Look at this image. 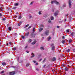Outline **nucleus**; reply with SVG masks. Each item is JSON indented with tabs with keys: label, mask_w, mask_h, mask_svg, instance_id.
<instances>
[{
	"label": "nucleus",
	"mask_w": 75,
	"mask_h": 75,
	"mask_svg": "<svg viewBox=\"0 0 75 75\" xmlns=\"http://www.w3.org/2000/svg\"><path fill=\"white\" fill-rule=\"evenodd\" d=\"M54 3L56 5H58V6L60 4L56 0L52 1L51 2V4H52Z\"/></svg>",
	"instance_id": "f257e3e1"
},
{
	"label": "nucleus",
	"mask_w": 75,
	"mask_h": 75,
	"mask_svg": "<svg viewBox=\"0 0 75 75\" xmlns=\"http://www.w3.org/2000/svg\"><path fill=\"white\" fill-rule=\"evenodd\" d=\"M35 35H36V34L34 33V32H32L30 34L31 37L33 38H35Z\"/></svg>",
	"instance_id": "f03ea898"
},
{
	"label": "nucleus",
	"mask_w": 75,
	"mask_h": 75,
	"mask_svg": "<svg viewBox=\"0 0 75 75\" xmlns=\"http://www.w3.org/2000/svg\"><path fill=\"white\" fill-rule=\"evenodd\" d=\"M58 13H59V11H56L55 13L54 14V16L55 17H57L58 15Z\"/></svg>",
	"instance_id": "7ed1b4c3"
},
{
	"label": "nucleus",
	"mask_w": 75,
	"mask_h": 75,
	"mask_svg": "<svg viewBox=\"0 0 75 75\" xmlns=\"http://www.w3.org/2000/svg\"><path fill=\"white\" fill-rule=\"evenodd\" d=\"M71 34L70 35L72 36V38H73V39L75 40V38H74V37H75V32H73L71 33Z\"/></svg>",
	"instance_id": "20e7f679"
},
{
	"label": "nucleus",
	"mask_w": 75,
	"mask_h": 75,
	"mask_svg": "<svg viewBox=\"0 0 75 75\" xmlns=\"http://www.w3.org/2000/svg\"><path fill=\"white\" fill-rule=\"evenodd\" d=\"M16 74L15 71H12L11 72H10L9 73V75H14Z\"/></svg>",
	"instance_id": "39448f33"
},
{
	"label": "nucleus",
	"mask_w": 75,
	"mask_h": 75,
	"mask_svg": "<svg viewBox=\"0 0 75 75\" xmlns=\"http://www.w3.org/2000/svg\"><path fill=\"white\" fill-rule=\"evenodd\" d=\"M71 0H69V8H71Z\"/></svg>",
	"instance_id": "423d86ee"
},
{
	"label": "nucleus",
	"mask_w": 75,
	"mask_h": 75,
	"mask_svg": "<svg viewBox=\"0 0 75 75\" xmlns=\"http://www.w3.org/2000/svg\"><path fill=\"white\" fill-rule=\"evenodd\" d=\"M64 70L65 71H68L69 73V72H71V71H69V69H68L67 67H66L64 69Z\"/></svg>",
	"instance_id": "0eeeda50"
},
{
	"label": "nucleus",
	"mask_w": 75,
	"mask_h": 75,
	"mask_svg": "<svg viewBox=\"0 0 75 75\" xmlns=\"http://www.w3.org/2000/svg\"><path fill=\"white\" fill-rule=\"evenodd\" d=\"M19 16H18V19H21L22 17H23V16H21V15H20L19 14H18Z\"/></svg>",
	"instance_id": "6e6552de"
},
{
	"label": "nucleus",
	"mask_w": 75,
	"mask_h": 75,
	"mask_svg": "<svg viewBox=\"0 0 75 75\" xmlns=\"http://www.w3.org/2000/svg\"><path fill=\"white\" fill-rule=\"evenodd\" d=\"M48 30H47L45 31L44 33L46 35H48Z\"/></svg>",
	"instance_id": "1a4fd4ad"
},
{
	"label": "nucleus",
	"mask_w": 75,
	"mask_h": 75,
	"mask_svg": "<svg viewBox=\"0 0 75 75\" xmlns=\"http://www.w3.org/2000/svg\"><path fill=\"white\" fill-rule=\"evenodd\" d=\"M51 60L53 61H56V58L55 57H53L52 59Z\"/></svg>",
	"instance_id": "9d476101"
},
{
	"label": "nucleus",
	"mask_w": 75,
	"mask_h": 75,
	"mask_svg": "<svg viewBox=\"0 0 75 75\" xmlns=\"http://www.w3.org/2000/svg\"><path fill=\"white\" fill-rule=\"evenodd\" d=\"M18 4H19L18 3H16L14 4V5L15 6H18Z\"/></svg>",
	"instance_id": "9b49d317"
},
{
	"label": "nucleus",
	"mask_w": 75,
	"mask_h": 75,
	"mask_svg": "<svg viewBox=\"0 0 75 75\" xmlns=\"http://www.w3.org/2000/svg\"><path fill=\"white\" fill-rule=\"evenodd\" d=\"M29 34H30V33L29 32H28L27 33H26L25 34V36H26V37H28L29 35Z\"/></svg>",
	"instance_id": "f8f14e48"
},
{
	"label": "nucleus",
	"mask_w": 75,
	"mask_h": 75,
	"mask_svg": "<svg viewBox=\"0 0 75 75\" xmlns=\"http://www.w3.org/2000/svg\"><path fill=\"white\" fill-rule=\"evenodd\" d=\"M31 55L32 56L31 57V58H33V57H34L35 55H34V54L33 53H31Z\"/></svg>",
	"instance_id": "ddd939ff"
},
{
	"label": "nucleus",
	"mask_w": 75,
	"mask_h": 75,
	"mask_svg": "<svg viewBox=\"0 0 75 75\" xmlns=\"http://www.w3.org/2000/svg\"><path fill=\"white\" fill-rule=\"evenodd\" d=\"M42 30H43V28H41L39 29V32H41V31Z\"/></svg>",
	"instance_id": "4468645a"
},
{
	"label": "nucleus",
	"mask_w": 75,
	"mask_h": 75,
	"mask_svg": "<svg viewBox=\"0 0 75 75\" xmlns=\"http://www.w3.org/2000/svg\"><path fill=\"white\" fill-rule=\"evenodd\" d=\"M18 48V47H15L13 48V50H17V48Z\"/></svg>",
	"instance_id": "2eb2a0df"
},
{
	"label": "nucleus",
	"mask_w": 75,
	"mask_h": 75,
	"mask_svg": "<svg viewBox=\"0 0 75 75\" xmlns=\"http://www.w3.org/2000/svg\"><path fill=\"white\" fill-rule=\"evenodd\" d=\"M11 30H12V29L11 28V27H9L8 28V30L9 31H11Z\"/></svg>",
	"instance_id": "dca6fc26"
},
{
	"label": "nucleus",
	"mask_w": 75,
	"mask_h": 75,
	"mask_svg": "<svg viewBox=\"0 0 75 75\" xmlns=\"http://www.w3.org/2000/svg\"><path fill=\"white\" fill-rule=\"evenodd\" d=\"M71 19H72V17H71V16H70L69 17V20L70 22H71Z\"/></svg>",
	"instance_id": "f3484780"
},
{
	"label": "nucleus",
	"mask_w": 75,
	"mask_h": 75,
	"mask_svg": "<svg viewBox=\"0 0 75 75\" xmlns=\"http://www.w3.org/2000/svg\"><path fill=\"white\" fill-rule=\"evenodd\" d=\"M65 40H63L62 41V44H64V43H65Z\"/></svg>",
	"instance_id": "a211bd4d"
},
{
	"label": "nucleus",
	"mask_w": 75,
	"mask_h": 75,
	"mask_svg": "<svg viewBox=\"0 0 75 75\" xmlns=\"http://www.w3.org/2000/svg\"><path fill=\"white\" fill-rule=\"evenodd\" d=\"M28 26H29V24H28L26 25L24 28H25L26 27H27Z\"/></svg>",
	"instance_id": "6ab92c4d"
},
{
	"label": "nucleus",
	"mask_w": 75,
	"mask_h": 75,
	"mask_svg": "<svg viewBox=\"0 0 75 75\" xmlns=\"http://www.w3.org/2000/svg\"><path fill=\"white\" fill-rule=\"evenodd\" d=\"M69 44H71L72 42V40L70 39L69 40Z\"/></svg>",
	"instance_id": "aec40b11"
},
{
	"label": "nucleus",
	"mask_w": 75,
	"mask_h": 75,
	"mask_svg": "<svg viewBox=\"0 0 75 75\" xmlns=\"http://www.w3.org/2000/svg\"><path fill=\"white\" fill-rule=\"evenodd\" d=\"M2 65H3V66H4V65H6V63L4 62L2 63Z\"/></svg>",
	"instance_id": "412c9836"
},
{
	"label": "nucleus",
	"mask_w": 75,
	"mask_h": 75,
	"mask_svg": "<svg viewBox=\"0 0 75 75\" xmlns=\"http://www.w3.org/2000/svg\"><path fill=\"white\" fill-rule=\"evenodd\" d=\"M66 52H70L71 51V50L70 49H68V50H67L66 51Z\"/></svg>",
	"instance_id": "4be33fe9"
},
{
	"label": "nucleus",
	"mask_w": 75,
	"mask_h": 75,
	"mask_svg": "<svg viewBox=\"0 0 75 75\" xmlns=\"http://www.w3.org/2000/svg\"><path fill=\"white\" fill-rule=\"evenodd\" d=\"M40 49L41 50H44V47H40Z\"/></svg>",
	"instance_id": "5701e85b"
},
{
	"label": "nucleus",
	"mask_w": 75,
	"mask_h": 75,
	"mask_svg": "<svg viewBox=\"0 0 75 75\" xmlns=\"http://www.w3.org/2000/svg\"><path fill=\"white\" fill-rule=\"evenodd\" d=\"M63 7H66V4L64 3L63 5Z\"/></svg>",
	"instance_id": "b1692460"
},
{
	"label": "nucleus",
	"mask_w": 75,
	"mask_h": 75,
	"mask_svg": "<svg viewBox=\"0 0 75 75\" xmlns=\"http://www.w3.org/2000/svg\"><path fill=\"white\" fill-rule=\"evenodd\" d=\"M35 43H36L35 42H33L31 44H32V45H34V44H35Z\"/></svg>",
	"instance_id": "393cba45"
},
{
	"label": "nucleus",
	"mask_w": 75,
	"mask_h": 75,
	"mask_svg": "<svg viewBox=\"0 0 75 75\" xmlns=\"http://www.w3.org/2000/svg\"><path fill=\"white\" fill-rule=\"evenodd\" d=\"M51 20H53L54 19V17H53V16H51Z\"/></svg>",
	"instance_id": "a878e982"
},
{
	"label": "nucleus",
	"mask_w": 75,
	"mask_h": 75,
	"mask_svg": "<svg viewBox=\"0 0 75 75\" xmlns=\"http://www.w3.org/2000/svg\"><path fill=\"white\" fill-rule=\"evenodd\" d=\"M3 16V15L1 13H0V18H1V17Z\"/></svg>",
	"instance_id": "bb28decb"
},
{
	"label": "nucleus",
	"mask_w": 75,
	"mask_h": 75,
	"mask_svg": "<svg viewBox=\"0 0 75 75\" xmlns=\"http://www.w3.org/2000/svg\"><path fill=\"white\" fill-rule=\"evenodd\" d=\"M66 32H67V33H69V30L67 29L66 31Z\"/></svg>",
	"instance_id": "cd10ccee"
},
{
	"label": "nucleus",
	"mask_w": 75,
	"mask_h": 75,
	"mask_svg": "<svg viewBox=\"0 0 75 75\" xmlns=\"http://www.w3.org/2000/svg\"><path fill=\"white\" fill-rule=\"evenodd\" d=\"M4 72V71H2L0 73V74H3Z\"/></svg>",
	"instance_id": "c85d7f7f"
},
{
	"label": "nucleus",
	"mask_w": 75,
	"mask_h": 75,
	"mask_svg": "<svg viewBox=\"0 0 75 75\" xmlns=\"http://www.w3.org/2000/svg\"><path fill=\"white\" fill-rule=\"evenodd\" d=\"M17 8V7H13L12 8V9L13 10H15Z\"/></svg>",
	"instance_id": "c756f323"
},
{
	"label": "nucleus",
	"mask_w": 75,
	"mask_h": 75,
	"mask_svg": "<svg viewBox=\"0 0 75 75\" xmlns=\"http://www.w3.org/2000/svg\"><path fill=\"white\" fill-rule=\"evenodd\" d=\"M6 20V18H3V19H2V20L3 21H5V20Z\"/></svg>",
	"instance_id": "7c9ffc66"
},
{
	"label": "nucleus",
	"mask_w": 75,
	"mask_h": 75,
	"mask_svg": "<svg viewBox=\"0 0 75 75\" xmlns=\"http://www.w3.org/2000/svg\"><path fill=\"white\" fill-rule=\"evenodd\" d=\"M72 13L73 14H74L75 13V10L74 11H73L72 12Z\"/></svg>",
	"instance_id": "2f4dec72"
},
{
	"label": "nucleus",
	"mask_w": 75,
	"mask_h": 75,
	"mask_svg": "<svg viewBox=\"0 0 75 75\" xmlns=\"http://www.w3.org/2000/svg\"><path fill=\"white\" fill-rule=\"evenodd\" d=\"M33 32H32L34 33L35 32V28H33Z\"/></svg>",
	"instance_id": "473e14b6"
},
{
	"label": "nucleus",
	"mask_w": 75,
	"mask_h": 75,
	"mask_svg": "<svg viewBox=\"0 0 75 75\" xmlns=\"http://www.w3.org/2000/svg\"><path fill=\"white\" fill-rule=\"evenodd\" d=\"M19 62H20V63H22L23 62V60H20Z\"/></svg>",
	"instance_id": "72a5a7b5"
},
{
	"label": "nucleus",
	"mask_w": 75,
	"mask_h": 75,
	"mask_svg": "<svg viewBox=\"0 0 75 75\" xmlns=\"http://www.w3.org/2000/svg\"><path fill=\"white\" fill-rule=\"evenodd\" d=\"M9 44H10V45H12V44H13V43L11 42H9Z\"/></svg>",
	"instance_id": "f704fd0d"
},
{
	"label": "nucleus",
	"mask_w": 75,
	"mask_h": 75,
	"mask_svg": "<svg viewBox=\"0 0 75 75\" xmlns=\"http://www.w3.org/2000/svg\"><path fill=\"white\" fill-rule=\"evenodd\" d=\"M32 41V40H31V39H29V40L28 42H31Z\"/></svg>",
	"instance_id": "c9c22d12"
},
{
	"label": "nucleus",
	"mask_w": 75,
	"mask_h": 75,
	"mask_svg": "<svg viewBox=\"0 0 75 75\" xmlns=\"http://www.w3.org/2000/svg\"><path fill=\"white\" fill-rule=\"evenodd\" d=\"M6 52H8V53H9V52H10V51H9V50L8 49V50H6Z\"/></svg>",
	"instance_id": "e433bc0d"
},
{
	"label": "nucleus",
	"mask_w": 75,
	"mask_h": 75,
	"mask_svg": "<svg viewBox=\"0 0 75 75\" xmlns=\"http://www.w3.org/2000/svg\"><path fill=\"white\" fill-rule=\"evenodd\" d=\"M44 27V25H40L41 27Z\"/></svg>",
	"instance_id": "4c0bfd02"
},
{
	"label": "nucleus",
	"mask_w": 75,
	"mask_h": 75,
	"mask_svg": "<svg viewBox=\"0 0 75 75\" xmlns=\"http://www.w3.org/2000/svg\"><path fill=\"white\" fill-rule=\"evenodd\" d=\"M46 60V58H45L44 59V60H43V62H44L45 61V60Z\"/></svg>",
	"instance_id": "58836bf2"
},
{
	"label": "nucleus",
	"mask_w": 75,
	"mask_h": 75,
	"mask_svg": "<svg viewBox=\"0 0 75 75\" xmlns=\"http://www.w3.org/2000/svg\"><path fill=\"white\" fill-rule=\"evenodd\" d=\"M22 37L23 39H24L25 38V37L24 36H22Z\"/></svg>",
	"instance_id": "ea45409f"
},
{
	"label": "nucleus",
	"mask_w": 75,
	"mask_h": 75,
	"mask_svg": "<svg viewBox=\"0 0 75 75\" xmlns=\"http://www.w3.org/2000/svg\"><path fill=\"white\" fill-rule=\"evenodd\" d=\"M34 3L33 1H32L31 2V3L30 4V5H32L33 4V3Z\"/></svg>",
	"instance_id": "a19ab883"
},
{
	"label": "nucleus",
	"mask_w": 75,
	"mask_h": 75,
	"mask_svg": "<svg viewBox=\"0 0 75 75\" xmlns=\"http://www.w3.org/2000/svg\"><path fill=\"white\" fill-rule=\"evenodd\" d=\"M51 37H49V38H48V40H51Z\"/></svg>",
	"instance_id": "79ce46f5"
},
{
	"label": "nucleus",
	"mask_w": 75,
	"mask_h": 75,
	"mask_svg": "<svg viewBox=\"0 0 75 75\" xmlns=\"http://www.w3.org/2000/svg\"><path fill=\"white\" fill-rule=\"evenodd\" d=\"M41 11H39V15H40V14H41Z\"/></svg>",
	"instance_id": "37998d69"
},
{
	"label": "nucleus",
	"mask_w": 75,
	"mask_h": 75,
	"mask_svg": "<svg viewBox=\"0 0 75 75\" xmlns=\"http://www.w3.org/2000/svg\"><path fill=\"white\" fill-rule=\"evenodd\" d=\"M26 52L28 54V53H29V51H28V50H26Z\"/></svg>",
	"instance_id": "c03bdc74"
},
{
	"label": "nucleus",
	"mask_w": 75,
	"mask_h": 75,
	"mask_svg": "<svg viewBox=\"0 0 75 75\" xmlns=\"http://www.w3.org/2000/svg\"><path fill=\"white\" fill-rule=\"evenodd\" d=\"M29 65V64H26V67H28Z\"/></svg>",
	"instance_id": "a18cd8bd"
},
{
	"label": "nucleus",
	"mask_w": 75,
	"mask_h": 75,
	"mask_svg": "<svg viewBox=\"0 0 75 75\" xmlns=\"http://www.w3.org/2000/svg\"><path fill=\"white\" fill-rule=\"evenodd\" d=\"M29 18H32V16H29Z\"/></svg>",
	"instance_id": "49530a36"
},
{
	"label": "nucleus",
	"mask_w": 75,
	"mask_h": 75,
	"mask_svg": "<svg viewBox=\"0 0 75 75\" xmlns=\"http://www.w3.org/2000/svg\"><path fill=\"white\" fill-rule=\"evenodd\" d=\"M52 12H54V9H52Z\"/></svg>",
	"instance_id": "de8ad7c7"
},
{
	"label": "nucleus",
	"mask_w": 75,
	"mask_h": 75,
	"mask_svg": "<svg viewBox=\"0 0 75 75\" xmlns=\"http://www.w3.org/2000/svg\"><path fill=\"white\" fill-rule=\"evenodd\" d=\"M52 48V49H54V48H55V46H53Z\"/></svg>",
	"instance_id": "09e8293b"
},
{
	"label": "nucleus",
	"mask_w": 75,
	"mask_h": 75,
	"mask_svg": "<svg viewBox=\"0 0 75 75\" xmlns=\"http://www.w3.org/2000/svg\"><path fill=\"white\" fill-rule=\"evenodd\" d=\"M31 26H29L28 28V29H30V28H31Z\"/></svg>",
	"instance_id": "8fccbe9b"
},
{
	"label": "nucleus",
	"mask_w": 75,
	"mask_h": 75,
	"mask_svg": "<svg viewBox=\"0 0 75 75\" xmlns=\"http://www.w3.org/2000/svg\"><path fill=\"white\" fill-rule=\"evenodd\" d=\"M69 15V14L67 13L66 15H65V17H67V16H68Z\"/></svg>",
	"instance_id": "3c124183"
},
{
	"label": "nucleus",
	"mask_w": 75,
	"mask_h": 75,
	"mask_svg": "<svg viewBox=\"0 0 75 75\" xmlns=\"http://www.w3.org/2000/svg\"><path fill=\"white\" fill-rule=\"evenodd\" d=\"M44 17H47V15H44Z\"/></svg>",
	"instance_id": "603ef678"
},
{
	"label": "nucleus",
	"mask_w": 75,
	"mask_h": 75,
	"mask_svg": "<svg viewBox=\"0 0 75 75\" xmlns=\"http://www.w3.org/2000/svg\"><path fill=\"white\" fill-rule=\"evenodd\" d=\"M64 38H65V36H63L62 37V39H64Z\"/></svg>",
	"instance_id": "864d4df0"
},
{
	"label": "nucleus",
	"mask_w": 75,
	"mask_h": 75,
	"mask_svg": "<svg viewBox=\"0 0 75 75\" xmlns=\"http://www.w3.org/2000/svg\"><path fill=\"white\" fill-rule=\"evenodd\" d=\"M65 65V64H63L62 65V66L63 67H64V65Z\"/></svg>",
	"instance_id": "5fc2aeb1"
},
{
	"label": "nucleus",
	"mask_w": 75,
	"mask_h": 75,
	"mask_svg": "<svg viewBox=\"0 0 75 75\" xmlns=\"http://www.w3.org/2000/svg\"><path fill=\"white\" fill-rule=\"evenodd\" d=\"M18 25L19 26H20L21 25V24L20 23H19L18 24Z\"/></svg>",
	"instance_id": "6e6d98bb"
},
{
	"label": "nucleus",
	"mask_w": 75,
	"mask_h": 75,
	"mask_svg": "<svg viewBox=\"0 0 75 75\" xmlns=\"http://www.w3.org/2000/svg\"><path fill=\"white\" fill-rule=\"evenodd\" d=\"M73 52H75V48L73 49Z\"/></svg>",
	"instance_id": "4d7b16f0"
},
{
	"label": "nucleus",
	"mask_w": 75,
	"mask_h": 75,
	"mask_svg": "<svg viewBox=\"0 0 75 75\" xmlns=\"http://www.w3.org/2000/svg\"><path fill=\"white\" fill-rule=\"evenodd\" d=\"M19 59H20V57H18V61H19Z\"/></svg>",
	"instance_id": "13d9d810"
},
{
	"label": "nucleus",
	"mask_w": 75,
	"mask_h": 75,
	"mask_svg": "<svg viewBox=\"0 0 75 75\" xmlns=\"http://www.w3.org/2000/svg\"><path fill=\"white\" fill-rule=\"evenodd\" d=\"M28 30V28H27L25 29V31H27Z\"/></svg>",
	"instance_id": "bf43d9fd"
},
{
	"label": "nucleus",
	"mask_w": 75,
	"mask_h": 75,
	"mask_svg": "<svg viewBox=\"0 0 75 75\" xmlns=\"http://www.w3.org/2000/svg\"><path fill=\"white\" fill-rule=\"evenodd\" d=\"M27 47H28V46H26L25 47V49H26V48H27Z\"/></svg>",
	"instance_id": "052dcab7"
},
{
	"label": "nucleus",
	"mask_w": 75,
	"mask_h": 75,
	"mask_svg": "<svg viewBox=\"0 0 75 75\" xmlns=\"http://www.w3.org/2000/svg\"><path fill=\"white\" fill-rule=\"evenodd\" d=\"M1 10H3V8L2 7H1L0 8Z\"/></svg>",
	"instance_id": "680f3d73"
},
{
	"label": "nucleus",
	"mask_w": 75,
	"mask_h": 75,
	"mask_svg": "<svg viewBox=\"0 0 75 75\" xmlns=\"http://www.w3.org/2000/svg\"><path fill=\"white\" fill-rule=\"evenodd\" d=\"M36 70L37 71H39V69H38V68H37L36 69Z\"/></svg>",
	"instance_id": "e2e57ef3"
},
{
	"label": "nucleus",
	"mask_w": 75,
	"mask_h": 75,
	"mask_svg": "<svg viewBox=\"0 0 75 75\" xmlns=\"http://www.w3.org/2000/svg\"><path fill=\"white\" fill-rule=\"evenodd\" d=\"M60 27V26H57V28H59Z\"/></svg>",
	"instance_id": "0e129e2a"
},
{
	"label": "nucleus",
	"mask_w": 75,
	"mask_h": 75,
	"mask_svg": "<svg viewBox=\"0 0 75 75\" xmlns=\"http://www.w3.org/2000/svg\"><path fill=\"white\" fill-rule=\"evenodd\" d=\"M18 72V70H16L15 72Z\"/></svg>",
	"instance_id": "69168bd1"
},
{
	"label": "nucleus",
	"mask_w": 75,
	"mask_h": 75,
	"mask_svg": "<svg viewBox=\"0 0 75 75\" xmlns=\"http://www.w3.org/2000/svg\"><path fill=\"white\" fill-rule=\"evenodd\" d=\"M54 44L52 43V44H51V46H53V45H54Z\"/></svg>",
	"instance_id": "338daca9"
},
{
	"label": "nucleus",
	"mask_w": 75,
	"mask_h": 75,
	"mask_svg": "<svg viewBox=\"0 0 75 75\" xmlns=\"http://www.w3.org/2000/svg\"><path fill=\"white\" fill-rule=\"evenodd\" d=\"M17 35V33H15V35Z\"/></svg>",
	"instance_id": "774afa93"
}]
</instances>
